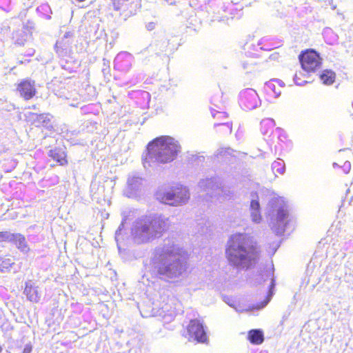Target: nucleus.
I'll use <instances>...</instances> for the list:
<instances>
[{
    "instance_id": "39",
    "label": "nucleus",
    "mask_w": 353,
    "mask_h": 353,
    "mask_svg": "<svg viewBox=\"0 0 353 353\" xmlns=\"http://www.w3.org/2000/svg\"><path fill=\"white\" fill-rule=\"evenodd\" d=\"M110 62L109 60L106 59H103V68H102V72L103 75L105 77L107 74H110Z\"/></svg>"
},
{
    "instance_id": "48",
    "label": "nucleus",
    "mask_w": 353,
    "mask_h": 353,
    "mask_svg": "<svg viewBox=\"0 0 353 353\" xmlns=\"http://www.w3.org/2000/svg\"><path fill=\"white\" fill-rule=\"evenodd\" d=\"M279 57V54L278 52H274L270 55L269 59L270 60H278Z\"/></svg>"
},
{
    "instance_id": "24",
    "label": "nucleus",
    "mask_w": 353,
    "mask_h": 353,
    "mask_svg": "<svg viewBox=\"0 0 353 353\" xmlns=\"http://www.w3.org/2000/svg\"><path fill=\"white\" fill-rule=\"evenodd\" d=\"M59 65L62 69L68 71L69 73L75 72L76 69L79 65L77 60H76L72 56L60 59Z\"/></svg>"
},
{
    "instance_id": "9",
    "label": "nucleus",
    "mask_w": 353,
    "mask_h": 353,
    "mask_svg": "<svg viewBox=\"0 0 353 353\" xmlns=\"http://www.w3.org/2000/svg\"><path fill=\"white\" fill-rule=\"evenodd\" d=\"M239 103L243 110H252L260 105L261 101L256 90L247 88L240 92Z\"/></svg>"
},
{
    "instance_id": "23",
    "label": "nucleus",
    "mask_w": 353,
    "mask_h": 353,
    "mask_svg": "<svg viewBox=\"0 0 353 353\" xmlns=\"http://www.w3.org/2000/svg\"><path fill=\"white\" fill-rule=\"evenodd\" d=\"M211 104L214 105L217 110L211 108V114L213 117H215L216 114H220V117H227V113L221 111L223 110L224 105L223 102L220 100V96L219 94L214 95L211 98Z\"/></svg>"
},
{
    "instance_id": "37",
    "label": "nucleus",
    "mask_w": 353,
    "mask_h": 353,
    "mask_svg": "<svg viewBox=\"0 0 353 353\" xmlns=\"http://www.w3.org/2000/svg\"><path fill=\"white\" fill-rule=\"evenodd\" d=\"M13 232L10 230L0 232V243H10Z\"/></svg>"
},
{
    "instance_id": "3",
    "label": "nucleus",
    "mask_w": 353,
    "mask_h": 353,
    "mask_svg": "<svg viewBox=\"0 0 353 353\" xmlns=\"http://www.w3.org/2000/svg\"><path fill=\"white\" fill-rule=\"evenodd\" d=\"M168 219L163 214H150L138 218L132 227V236L137 243L160 238L168 229Z\"/></svg>"
},
{
    "instance_id": "42",
    "label": "nucleus",
    "mask_w": 353,
    "mask_h": 353,
    "mask_svg": "<svg viewBox=\"0 0 353 353\" xmlns=\"http://www.w3.org/2000/svg\"><path fill=\"white\" fill-rule=\"evenodd\" d=\"M293 81L294 83L299 86H303L308 83L307 81H301V77H299L297 74L294 75Z\"/></svg>"
},
{
    "instance_id": "26",
    "label": "nucleus",
    "mask_w": 353,
    "mask_h": 353,
    "mask_svg": "<svg viewBox=\"0 0 353 353\" xmlns=\"http://www.w3.org/2000/svg\"><path fill=\"white\" fill-rule=\"evenodd\" d=\"M248 339L251 343L259 345L264 341L263 332L260 329L251 330L248 332Z\"/></svg>"
},
{
    "instance_id": "22",
    "label": "nucleus",
    "mask_w": 353,
    "mask_h": 353,
    "mask_svg": "<svg viewBox=\"0 0 353 353\" xmlns=\"http://www.w3.org/2000/svg\"><path fill=\"white\" fill-rule=\"evenodd\" d=\"M31 37L32 32L27 31L22 28L13 33L12 39L15 45L23 46L26 43L30 40Z\"/></svg>"
},
{
    "instance_id": "50",
    "label": "nucleus",
    "mask_w": 353,
    "mask_h": 353,
    "mask_svg": "<svg viewBox=\"0 0 353 353\" xmlns=\"http://www.w3.org/2000/svg\"><path fill=\"white\" fill-rule=\"evenodd\" d=\"M272 80L274 82H276L280 87H281V88L284 87L285 83H284V82L282 80H280L279 79H272Z\"/></svg>"
},
{
    "instance_id": "8",
    "label": "nucleus",
    "mask_w": 353,
    "mask_h": 353,
    "mask_svg": "<svg viewBox=\"0 0 353 353\" xmlns=\"http://www.w3.org/2000/svg\"><path fill=\"white\" fill-rule=\"evenodd\" d=\"M302 68L308 72H314L320 68L322 59L320 54L314 49H307L302 51L299 56Z\"/></svg>"
},
{
    "instance_id": "46",
    "label": "nucleus",
    "mask_w": 353,
    "mask_h": 353,
    "mask_svg": "<svg viewBox=\"0 0 353 353\" xmlns=\"http://www.w3.org/2000/svg\"><path fill=\"white\" fill-rule=\"evenodd\" d=\"M35 53V50L33 49V48H29L28 50H27V52L26 54L24 55V57H32L34 54Z\"/></svg>"
},
{
    "instance_id": "10",
    "label": "nucleus",
    "mask_w": 353,
    "mask_h": 353,
    "mask_svg": "<svg viewBox=\"0 0 353 353\" xmlns=\"http://www.w3.org/2000/svg\"><path fill=\"white\" fill-rule=\"evenodd\" d=\"M144 179L137 173L128 175L127 185L123 191L124 195L128 198H136L140 195Z\"/></svg>"
},
{
    "instance_id": "11",
    "label": "nucleus",
    "mask_w": 353,
    "mask_h": 353,
    "mask_svg": "<svg viewBox=\"0 0 353 353\" xmlns=\"http://www.w3.org/2000/svg\"><path fill=\"white\" fill-rule=\"evenodd\" d=\"M190 339L197 343H205L208 341L205 330L202 323L198 319H193L190 321L187 328Z\"/></svg>"
},
{
    "instance_id": "1",
    "label": "nucleus",
    "mask_w": 353,
    "mask_h": 353,
    "mask_svg": "<svg viewBox=\"0 0 353 353\" xmlns=\"http://www.w3.org/2000/svg\"><path fill=\"white\" fill-rule=\"evenodd\" d=\"M187 252L172 239H167L152 252L150 272L152 277L174 283L186 276L189 269Z\"/></svg>"
},
{
    "instance_id": "43",
    "label": "nucleus",
    "mask_w": 353,
    "mask_h": 353,
    "mask_svg": "<svg viewBox=\"0 0 353 353\" xmlns=\"http://www.w3.org/2000/svg\"><path fill=\"white\" fill-rule=\"evenodd\" d=\"M344 173L347 174L350 172L351 169V163L350 161H346L343 165L341 166Z\"/></svg>"
},
{
    "instance_id": "31",
    "label": "nucleus",
    "mask_w": 353,
    "mask_h": 353,
    "mask_svg": "<svg viewBox=\"0 0 353 353\" xmlns=\"http://www.w3.org/2000/svg\"><path fill=\"white\" fill-rule=\"evenodd\" d=\"M40 228H41L37 225H30L27 230L28 232H30L32 230H35L36 234H28L27 236V241L34 243L41 241L42 238L39 235L41 230Z\"/></svg>"
},
{
    "instance_id": "41",
    "label": "nucleus",
    "mask_w": 353,
    "mask_h": 353,
    "mask_svg": "<svg viewBox=\"0 0 353 353\" xmlns=\"http://www.w3.org/2000/svg\"><path fill=\"white\" fill-rule=\"evenodd\" d=\"M34 22L31 20H28L26 22L23 21V28L27 31L31 32L34 28Z\"/></svg>"
},
{
    "instance_id": "25",
    "label": "nucleus",
    "mask_w": 353,
    "mask_h": 353,
    "mask_svg": "<svg viewBox=\"0 0 353 353\" xmlns=\"http://www.w3.org/2000/svg\"><path fill=\"white\" fill-rule=\"evenodd\" d=\"M261 133L265 136L268 135V137H272L274 135V130L273 129L275 125V121L273 119L267 118L263 119L261 121Z\"/></svg>"
},
{
    "instance_id": "40",
    "label": "nucleus",
    "mask_w": 353,
    "mask_h": 353,
    "mask_svg": "<svg viewBox=\"0 0 353 353\" xmlns=\"http://www.w3.org/2000/svg\"><path fill=\"white\" fill-rule=\"evenodd\" d=\"M11 0H0V8L4 11L10 12Z\"/></svg>"
},
{
    "instance_id": "29",
    "label": "nucleus",
    "mask_w": 353,
    "mask_h": 353,
    "mask_svg": "<svg viewBox=\"0 0 353 353\" xmlns=\"http://www.w3.org/2000/svg\"><path fill=\"white\" fill-rule=\"evenodd\" d=\"M336 74L331 70H324L320 74V79L323 84L332 85L335 80Z\"/></svg>"
},
{
    "instance_id": "54",
    "label": "nucleus",
    "mask_w": 353,
    "mask_h": 353,
    "mask_svg": "<svg viewBox=\"0 0 353 353\" xmlns=\"http://www.w3.org/2000/svg\"><path fill=\"white\" fill-rule=\"evenodd\" d=\"M197 159H198V160H199V161H204V159H205V157H204L203 156H199V157H197Z\"/></svg>"
},
{
    "instance_id": "18",
    "label": "nucleus",
    "mask_w": 353,
    "mask_h": 353,
    "mask_svg": "<svg viewBox=\"0 0 353 353\" xmlns=\"http://www.w3.org/2000/svg\"><path fill=\"white\" fill-rule=\"evenodd\" d=\"M251 201H250V211L251 216L253 222L259 223L261 221V207L259 201L258 194L256 192H252L250 194Z\"/></svg>"
},
{
    "instance_id": "45",
    "label": "nucleus",
    "mask_w": 353,
    "mask_h": 353,
    "mask_svg": "<svg viewBox=\"0 0 353 353\" xmlns=\"http://www.w3.org/2000/svg\"><path fill=\"white\" fill-rule=\"evenodd\" d=\"M32 350V345L30 344H26L23 348V353H30Z\"/></svg>"
},
{
    "instance_id": "4",
    "label": "nucleus",
    "mask_w": 353,
    "mask_h": 353,
    "mask_svg": "<svg viewBox=\"0 0 353 353\" xmlns=\"http://www.w3.org/2000/svg\"><path fill=\"white\" fill-rule=\"evenodd\" d=\"M181 151V145L174 138L161 136L154 139L147 145V154L143 159L145 168L151 162L167 163L174 161Z\"/></svg>"
},
{
    "instance_id": "32",
    "label": "nucleus",
    "mask_w": 353,
    "mask_h": 353,
    "mask_svg": "<svg viewBox=\"0 0 353 353\" xmlns=\"http://www.w3.org/2000/svg\"><path fill=\"white\" fill-rule=\"evenodd\" d=\"M130 8L131 9L130 10H122L120 14L121 17L123 19L124 21L127 20V19L131 16L135 15L138 11L137 10L141 8V4L137 1L134 3H132Z\"/></svg>"
},
{
    "instance_id": "55",
    "label": "nucleus",
    "mask_w": 353,
    "mask_h": 353,
    "mask_svg": "<svg viewBox=\"0 0 353 353\" xmlns=\"http://www.w3.org/2000/svg\"><path fill=\"white\" fill-rule=\"evenodd\" d=\"M28 3L27 4V6H28V8H29L32 6V1H31V0H28Z\"/></svg>"
},
{
    "instance_id": "52",
    "label": "nucleus",
    "mask_w": 353,
    "mask_h": 353,
    "mask_svg": "<svg viewBox=\"0 0 353 353\" xmlns=\"http://www.w3.org/2000/svg\"><path fill=\"white\" fill-rule=\"evenodd\" d=\"M9 263H6V261H3L1 264H0V270L2 271L1 268H8V265H10Z\"/></svg>"
},
{
    "instance_id": "16",
    "label": "nucleus",
    "mask_w": 353,
    "mask_h": 353,
    "mask_svg": "<svg viewBox=\"0 0 353 353\" xmlns=\"http://www.w3.org/2000/svg\"><path fill=\"white\" fill-rule=\"evenodd\" d=\"M72 40L70 39H60L56 42L54 50L60 59L72 56Z\"/></svg>"
},
{
    "instance_id": "6",
    "label": "nucleus",
    "mask_w": 353,
    "mask_h": 353,
    "mask_svg": "<svg viewBox=\"0 0 353 353\" xmlns=\"http://www.w3.org/2000/svg\"><path fill=\"white\" fill-rule=\"evenodd\" d=\"M268 281H270V283L268 287L267 295L265 299L260 303H257L256 304L253 305V309L261 310L268 304L274 294V289L276 285V281L274 276V268L270 269L267 265H260L257 270V273L254 275V285H262Z\"/></svg>"
},
{
    "instance_id": "61",
    "label": "nucleus",
    "mask_w": 353,
    "mask_h": 353,
    "mask_svg": "<svg viewBox=\"0 0 353 353\" xmlns=\"http://www.w3.org/2000/svg\"><path fill=\"white\" fill-rule=\"evenodd\" d=\"M2 350H3V348H2V347L0 345V353L2 352Z\"/></svg>"
},
{
    "instance_id": "12",
    "label": "nucleus",
    "mask_w": 353,
    "mask_h": 353,
    "mask_svg": "<svg viewBox=\"0 0 353 353\" xmlns=\"http://www.w3.org/2000/svg\"><path fill=\"white\" fill-rule=\"evenodd\" d=\"M29 118L36 127L42 126L49 131L54 130L53 116L49 113L30 112Z\"/></svg>"
},
{
    "instance_id": "17",
    "label": "nucleus",
    "mask_w": 353,
    "mask_h": 353,
    "mask_svg": "<svg viewBox=\"0 0 353 353\" xmlns=\"http://www.w3.org/2000/svg\"><path fill=\"white\" fill-rule=\"evenodd\" d=\"M10 244L14 245L23 254H28L30 250L26 237L21 233L13 232Z\"/></svg>"
},
{
    "instance_id": "5",
    "label": "nucleus",
    "mask_w": 353,
    "mask_h": 353,
    "mask_svg": "<svg viewBox=\"0 0 353 353\" xmlns=\"http://www.w3.org/2000/svg\"><path fill=\"white\" fill-rule=\"evenodd\" d=\"M270 226L278 236L284 234L288 225L289 212L285 203L280 199H272L269 202Z\"/></svg>"
},
{
    "instance_id": "27",
    "label": "nucleus",
    "mask_w": 353,
    "mask_h": 353,
    "mask_svg": "<svg viewBox=\"0 0 353 353\" xmlns=\"http://www.w3.org/2000/svg\"><path fill=\"white\" fill-rule=\"evenodd\" d=\"M275 137H276L277 139V145H275V149L277 150L278 148L282 149L283 147L281 143H284L286 140V135L284 130L281 128H276L274 130V135L269 141L273 142Z\"/></svg>"
},
{
    "instance_id": "36",
    "label": "nucleus",
    "mask_w": 353,
    "mask_h": 353,
    "mask_svg": "<svg viewBox=\"0 0 353 353\" xmlns=\"http://www.w3.org/2000/svg\"><path fill=\"white\" fill-rule=\"evenodd\" d=\"M125 223V219H123L118 229L116 230L114 239H115V241L117 244L119 243V241L124 239L123 230H124Z\"/></svg>"
},
{
    "instance_id": "15",
    "label": "nucleus",
    "mask_w": 353,
    "mask_h": 353,
    "mask_svg": "<svg viewBox=\"0 0 353 353\" xmlns=\"http://www.w3.org/2000/svg\"><path fill=\"white\" fill-rule=\"evenodd\" d=\"M168 44L169 42L166 39L159 41L149 45L146 48L142 50L139 54L146 55L148 53L151 54V56L153 54L160 56L161 53L166 52Z\"/></svg>"
},
{
    "instance_id": "47",
    "label": "nucleus",
    "mask_w": 353,
    "mask_h": 353,
    "mask_svg": "<svg viewBox=\"0 0 353 353\" xmlns=\"http://www.w3.org/2000/svg\"><path fill=\"white\" fill-rule=\"evenodd\" d=\"M26 57H24L22 58V59H21V60L19 59L18 60V63L19 64H27V63H30V59H28Z\"/></svg>"
},
{
    "instance_id": "13",
    "label": "nucleus",
    "mask_w": 353,
    "mask_h": 353,
    "mask_svg": "<svg viewBox=\"0 0 353 353\" xmlns=\"http://www.w3.org/2000/svg\"><path fill=\"white\" fill-rule=\"evenodd\" d=\"M133 56L128 52H121L114 58V68L121 72H128L132 66Z\"/></svg>"
},
{
    "instance_id": "56",
    "label": "nucleus",
    "mask_w": 353,
    "mask_h": 353,
    "mask_svg": "<svg viewBox=\"0 0 353 353\" xmlns=\"http://www.w3.org/2000/svg\"><path fill=\"white\" fill-rule=\"evenodd\" d=\"M328 32H332V30L330 29H327V30H325V34L328 33Z\"/></svg>"
},
{
    "instance_id": "58",
    "label": "nucleus",
    "mask_w": 353,
    "mask_h": 353,
    "mask_svg": "<svg viewBox=\"0 0 353 353\" xmlns=\"http://www.w3.org/2000/svg\"><path fill=\"white\" fill-rule=\"evenodd\" d=\"M333 166L335 168V167L338 166V164L336 163H334Z\"/></svg>"
},
{
    "instance_id": "35",
    "label": "nucleus",
    "mask_w": 353,
    "mask_h": 353,
    "mask_svg": "<svg viewBox=\"0 0 353 353\" xmlns=\"http://www.w3.org/2000/svg\"><path fill=\"white\" fill-rule=\"evenodd\" d=\"M272 170L274 173L283 174L285 171V165L283 160L278 159L272 164Z\"/></svg>"
},
{
    "instance_id": "30",
    "label": "nucleus",
    "mask_w": 353,
    "mask_h": 353,
    "mask_svg": "<svg viewBox=\"0 0 353 353\" xmlns=\"http://www.w3.org/2000/svg\"><path fill=\"white\" fill-rule=\"evenodd\" d=\"M232 150L228 148H220L214 154V158L218 159V161L227 162L230 161Z\"/></svg>"
},
{
    "instance_id": "7",
    "label": "nucleus",
    "mask_w": 353,
    "mask_h": 353,
    "mask_svg": "<svg viewBox=\"0 0 353 353\" xmlns=\"http://www.w3.org/2000/svg\"><path fill=\"white\" fill-rule=\"evenodd\" d=\"M190 199L189 190L182 185L172 187L164 192L162 198L165 204L176 206L185 204Z\"/></svg>"
},
{
    "instance_id": "2",
    "label": "nucleus",
    "mask_w": 353,
    "mask_h": 353,
    "mask_svg": "<svg viewBox=\"0 0 353 353\" xmlns=\"http://www.w3.org/2000/svg\"><path fill=\"white\" fill-rule=\"evenodd\" d=\"M225 252L230 266L248 270L258 263L261 251L252 236L245 232H236L228 238Z\"/></svg>"
},
{
    "instance_id": "21",
    "label": "nucleus",
    "mask_w": 353,
    "mask_h": 353,
    "mask_svg": "<svg viewBox=\"0 0 353 353\" xmlns=\"http://www.w3.org/2000/svg\"><path fill=\"white\" fill-rule=\"evenodd\" d=\"M48 155L56 161L60 165L68 164L65 147H55L53 149H50L48 152Z\"/></svg>"
},
{
    "instance_id": "33",
    "label": "nucleus",
    "mask_w": 353,
    "mask_h": 353,
    "mask_svg": "<svg viewBox=\"0 0 353 353\" xmlns=\"http://www.w3.org/2000/svg\"><path fill=\"white\" fill-rule=\"evenodd\" d=\"M265 89L269 94L272 93L274 94L275 98H278L281 94V88H276L274 81L271 80L265 84Z\"/></svg>"
},
{
    "instance_id": "57",
    "label": "nucleus",
    "mask_w": 353,
    "mask_h": 353,
    "mask_svg": "<svg viewBox=\"0 0 353 353\" xmlns=\"http://www.w3.org/2000/svg\"><path fill=\"white\" fill-rule=\"evenodd\" d=\"M260 49L265 50H270L269 48H264L263 46L260 47Z\"/></svg>"
},
{
    "instance_id": "59",
    "label": "nucleus",
    "mask_w": 353,
    "mask_h": 353,
    "mask_svg": "<svg viewBox=\"0 0 353 353\" xmlns=\"http://www.w3.org/2000/svg\"><path fill=\"white\" fill-rule=\"evenodd\" d=\"M32 108L33 110H37V108H36V106H35V105H32Z\"/></svg>"
},
{
    "instance_id": "44",
    "label": "nucleus",
    "mask_w": 353,
    "mask_h": 353,
    "mask_svg": "<svg viewBox=\"0 0 353 353\" xmlns=\"http://www.w3.org/2000/svg\"><path fill=\"white\" fill-rule=\"evenodd\" d=\"M156 27V23L155 22H153V21H151V22H148L145 24V28L146 29L148 30V31H152Z\"/></svg>"
},
{
    "instance_id": "62",
    "label": "nucleus",
    "mask_w": 353,
    "mask_h": 353,
    "mask_svg": "<svg viewBox=\"0 0 353 353\" xmlns=\"http://www.w3.org/2000/svg\"><path fill=\"white\" fill-rule=\"evenodd\" d=\"M119 243L117 244V246H118V248H120V246H119Z\"/></svg>"
},
{
    "instance_id": "49",
    "label": "nucleus",
    "mask_w": 353,
    "mask_h": 353,
    "mask_svg": "<svg viewBox=\"0 0 353 353\" xmlns=\"http://www.w3.org/2000/svg\"><path fill=\"white\" fill-rule=\"evenodd\" d=\"M72 33H71L70 32H65L63 37L61 38V39H70V40H72Z\"/></svg>"
},
{
    "instance_id": "28",
    "label": "nucleus",
    "mask_w": 353,
    "mask_h": 353,
    "mask_svg": "<svg viewBox=\"0 0 353 353\" xmlns=\"http://www.w3.org/2000/svg\"><path fill=\"white\" fill-rule=\"evenodd\" d=\"M37 14L43 19L50 20L52 14L50 6L48 3H43L36 9Z\"/></svg>"
},
{
    "instance_id": "14",
    "label": "nucleus",
    "mask_w": 353,
    "mask_h": 353,
    "mask_svg": "<svg viewBox=\"0 0 353 353\" xmlns=\"http://www.w3.org/2000/svg\"><path fill=\"white\" fill-rule=\"evenodd\" d=\"M17 90L24 99H32L36 94L35 82L30 79H25L20 81Z\"/></svg>"
},
{
    "instance_id": "51",
    "label": "nucleus",
    "mask_w": 353,
    "mask_h": 353,
    "mask_svg": "<svg viewBox=\"0 0 353 353\" xmlns=\"http://www.w3.org/2000/svg\"><path fill=\"white\" fill-rule=\"evenodd\" d=\"M26 12L27 10H23L20 12L19 17L21 19V20H23L26 17Z\"/></svg>"
},
{
    "instance_id": "53",
    "label": "nucleus",
    "mask_w": 353,
    "mask_h": 353,
    "mask_svg": "<svg viewBox=\"0 0 353 353\" xmlns=\"http://www.w3.org/2000/svg\"><path fill=\"white\" fill-rule=\"evenodd\" d=\"M279 243H275V245H274V243L272 244V246H273V250H274V253H275V252L276 251V250L278 249V248L279 247Z\"/></svg>"
},
{
    "instance_id": "34",
    "label": "nucleus",
    "mask_w": 353,
    "mask_h": 353,
    "mask_svg": "<svg viewBox=\"0 0 353 353\" xmlns=\"http://www.w3.org/2000/svg\"><path fill=\"white\" fill-rule=\"evenodd\" d=\"M130 95L132 97L143 99L145 101L144 105H148L150 100V94L145 90L133 91Z\"/></svg>"
},
{
    "instance_id": "19",
    "label": "nucleus",
    "mask_w": 353,
    "mask_h": 353,
    "mask_svg": "<svg viewBox=\"0 0 353 353\" xmlns=\"http://www.w3.org/2000/svg\"><path fill=\"white\" fill-rule=\"evenodd\" d=\"M23 294L26 296L28 301L33 303H39L41 299L39 287L36 286L32 281H28L25 283Z\"/></svg>"
},
{
    "instance_id": "20",
    "label": "nucleus",
    "mask_w": 353,
    "mask_h": 353,
    "mask_svg": "<svg viewBox=\"0 0 353 353\" xmlns=\"http://www.w3.org/2000/svg\"><path fill=\"white\" fill-rule=\"evenodd\" d=\"M222 183L219 176H212L200 180L199 187L204 191H212L221 188Z\"/></svg>"
},
{
    "instance_id": "38",
    "label": "nucleus",
    "mask_w": 353,
    "mask_h": 353,
    "mask_svg": "<svg viewBox=\"0 0 353 353\" xmlns=\"http://www.w3.org/2000/svg\"><path fill=\"white\" fill-rule=\"evenodd\" d=\"M214 127H221L222 132L225 133L231 134L232 130V125L231 123H215Z\"/></svg>"
},
{
    "instance_id": "60",
    "label": "nucleus",
    "mask_w": 353,
    "mask_h": 353,
    "mask_svg": "<svg viewBox=\"0 0 353 353\" xmlns=\"http://www.w3.org/2000/svg\"><path fill=\"white\" fill-rule=\"evenodd\" d=\"M259 353H268L267 351H261Z\"/></svg>"
}]
</instances>
